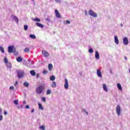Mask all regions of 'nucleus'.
<instances>
[{
    "mask_svg": "<svg viewBox=\"0 0 130 130\" xmlns=\"http://www.w3.org/2000/svg\"><path fill=\"white\" fill-rule=\"evenodd\" d=\"M8 52L9 53H12V52H13V53H15V52H16V48H15V46H9L8 47Z\"/></svg>",
    "mask_w": 130,
    "mask_h": 130,
    "instance_id": "obj_4",
    "label": "nucleus"
},
{
    "mask_svg": "<svg viewBox=\"0 0 130 130\" xmlns=\"http://www.w3.org/2000/svg\"><path fill=\"white\" fill-rule=\"evenodd\" d=\"M123 43L124 45H127L128 44V39L126 37L124 38L123 39Z\"/></svg>",
    "mask_w": 130,
    "mask_h": 130,
    "instance_id": "obj_8",
    "label": "nucleus"
},
{
    "mask_svg": "<svg viewBox=\"0 0 130 130\" xmlns=\"http://www.w3.org/2000/svg\"><path fill=\"white\" fill-rule=\"evenodd\" d=\"M64 24H71V21L70 20H66L64 21Z\"/></svg>",
    "mask_w": 130,
    "mask_h": 130,
    "instance_id": "obj_33",
    "label": "nucleus"
},
{
    "mask_svg": "<svg viewBox=\"0 0 130 130\" xmlns=\"http://www.w3.org/2000/svg\"><path fill=\"white\" fill-rule=\"evenodd\" d=\"M42 53L43 55H44V56H45V57L49 56V53H48L46 50H43L42 51Z\"/></svg>",
    "mask_w": 130,
    "mask_h": 130,
    "instance_id": "obj_9",
    "label": "nucleus"
},
{
    "mask_svg": "<svg viewBox=\"0 0 130 130\" xmlns=\"http://www.w3.org/2000/svg\"><path fill=\"white\" fill-rule=\"evenodd\" d=\"M10 90H14V87L13 86H11L10 87Z\"/></svg>",
    "mask_w": 130,
    "mask_h": 130,
    "instance_id": "obj_46",
    "label": "nucleus"
},
{
    "mask_svg": "<svg viewBox=\"0 0 130 130\" xmlns=\"http://www.w3.org/2000/svg\"><path fill=\"white\" fill-rule=\"evenodd\" d=\"M28 63H27V67H28V68H30V67H31V66H30V64H33V62H30V59H28Z\"/></svg>",
    "mask_w": 130,
    "mask_h": 130,
    "instance_id": "obj_24",
    "label": "nucleus"
},
{
    "mask_svg": "<svg viewBox=\"0 0 130 130\" xmlns=\"http://www.w3.org/2000/svg\"><path fill=\"white\" fill-rule=\"evenodd\" d=\"M52 68H53V66H52V64L49 63L48 64V70L49 71H51L52 70Z\"/></svg>",
    "mask_w": 130,
    "mask_h": 130,
    "instance_id": "obj_20",
    "label": "nucleus"
},
{
    "mask_svg": "<svg viewBox=\"0 0 130 130\" xmlns=\"http://www.w3.org/2000/svg\"><path fill=\"white\" fill-rule=\"evenodd\" d=\"M64 88L66 90H68V89H69V81L67 79H64Z\"/></svg>",
    "mask_w": 130,
    "mask_h": 130,
    "instance_id": "obj_6",
    "label": "nucleus"
},
{
    "mask_svg": "<svg viewBox=\"0 0 130 130\" xmlns=\"http://www.w3.org/2000/svg\"><path fill=\"white\" fill-rule=\"evenodd\" d=\"M55 2H56V3H59L61 2V1H60V0H55Z\"/></svg>",
    "mask_w": 130,
    "mask_h": 130,
    "instance_id": "obj_41",
    "label": "nucleus"
},
{
    "mask_svg": "<svg viewBox=\"0 0 130 130\" xmlns=\"http://www.w3.org/2000/svg\"><path fill=\"white\" fill-rule=\"evenodd\" d=\"M36 26H37V27H40V28H44V25H43V24H42L41 23H40L39 22H36Z\"/></svg>",
    "mask_w": 130,
    "mask_h": 130,
    "instance_id": "obj_14",
    "label": "nucleus"
},
{
    "mask_svg": "<svg viewBox=\"0 0 130 130\" xmlns=\"http://www.w3.org/2000/svg\"><path fill=\"white\" fill-rule=\"evenodd\" d=\"M120 26H121V27H122L123 26V24H122V23H121Z\"/></svg>",
    "mask_w": 130,
    "mask_h": 130,
    "instance_id": "obj_55",
    "label": "nucleus"
},
{
    "mask_svg": "<svg viewBox=\"0 0 130 130\" xmlns=\"http://www.w3.org/2000/svg\"><path fill=\"white\" fill-rule=\"evenodd\" d=\"M3 116L2 115H0V121H2V120H3Z\"/></svg>",
    "mask_w": 130,
    "mask_h": 130,
    "instance_id": "obj_42",
    "label": "nucleus"
},
{
    "mask_svg": "<svg viewBox=\"0 0 130 130\" xmlns=\"http://www.w3.org/2000/svg\"><path fill=\"white\" fill-rule=\"evenodd\" d=\"M47 73H48V71L44 70V71L43 72V74H44V75H46V74H47Z\"/></svg>",
    "mask_w": 130,
    "mask_h": 130,
    "instance_id": "obj_38",
    "label": "nucleus"
},
{
    "mask_svg": "<svg viewBox=\"0 0 130 130\" xmlns=\"http://www.w3.org/2000/svg\"><path fill=\"white\" fill-rule=\"evenodd\" d=\"M14 54H17V53H16V51H15V53H14Z\"/></svg>",
    "mask_w": 130,
    "mask_h": 130,
    "instance_id": "obj_57",
    "label": "nucleus"
},
{
    "mask_svg": "<svg viewBox=\"0 0 130 130\" xmlns=\"http://www.w3.org/2000/svg\"><path fill=\"white\" fill-rule=\"evenodd\" d=\"M85 16H87L88 15V12H87V10L85 11Z\"/></svg>",
    "mask_w": 130,
    "mask_h": 130,
    "instance_id": "obj_44",
    "label": "nucleus"
},
{
    "mask_svg": "<svg viewBox=\"0 0 130 130\" xmlns=\"http://www.w3.org/2000/svg\"><path fill=\"white\" fill-rule=\"evenodd\" d=\"M124 59H125L126 60H127V57H124Z\"/></svg>",
    "mask_w": 130,
    "mask_h": 130,
    "instance_id": "obj_53",
    "label": "nucleus"
},
{
    "mask_svg": "<svg viewBox=\"0 0 130 130\" xmlns=\"http://www.w3.org/2000/svg\"><path fill=\"white\" fill-rule=\"evenodd\" d=\"M24 30L25 31H27V30H28V25H24Z\"/></svg>",
    "mask_w": 130,
    "mask_h": 130,
    "instance_id": "obj_31",
    "label": "nucleus"
},
{
    "mask_svg": "<svg viewBox=\"0 0 130 130\" xmlns=\"http://www.w3.org/2000/svg\"><path fill=\"white\" fill-rule=\"evenodd\" d=\"M40 129L42 130H45V126L44 125H42L40 126Z\"/></svg>",
    "mask_w": 130,
    "mask_h": 130,
    "instance_id": "obj_34",
    "label": "nucleus"
},
{
    "mask_svg": "<svg viewBox=\"0 0 130 130\" xmlns=\"http://www.w3.org/2000/svg\"><path fill=\"white\" fill-rule=\"evenodd\" d=\"M36 77H37V78H39V74H37L36 75Z\"/></svg>",
    "mask_w": 130,
    "mask_h": 130,
    "instance_id": "obj_50",
    "label": "nucleus"
},
{
    "mask_svg": "<svg viewBox=\"0 0 130 130\" xmlns=\"http://www.w3.org/2000/svg\"><path fill=\"white\" fill-rule=\"evenodd\" d=\"M82 112H86V110L85 109H82Z\"/></svg>",
    "mask_w": 130,
    "mask_h": 130,
    "instance_id": "obj_47",
    "label": "nucleus"
},
{
    "mask_svg": "<svg viewBox=\"0 0 130 130\" xmlns=\"http://www.w3.org/2000/svg\"><path fill=\"white\" fill-rule=\"evenodd\" d=\"M23 86H24V87H26V88H28V87H29V83L27 82H24Z\"/></svg>",
    "mask_w": 130,
    "mask_h": 130,
    "instance_id": "obj_25",
    "label": "nucleus"
},
{
    "mask_svg": "<svg viewBox=\"0 0 130 130\" xmlns=\"http://www.w3.org/2000/svg\"><path fill=\"white\" fill-rule=\"evenodd\" d=\"M38 106L40 110H44V108H43V106H42V105L41 103H38Z\"/></svg>",
    "mask_w": 130,
    "mask_h": 130,
    "instance_id": "obj_17",
    "label": "nucleus"
},
{
    "mask_svg": "<svg viewBox=\"0 0 130 130\" xmlns=\"http://www.w3.org/2000/svg\"><path fill=\"white\" fill-rule=\"evenodd\" d=\"M96 74L99 78H102V73H101V71L100 70L98 69L96 71Z\"/></svg>",
    "mask_w": 130,
    "mask_h": 130,
    "instance_id": "obj_11",
    "label": "nucleus"
},
{
    "mask_svg": "<svg viewBox=\"0 0 130 130\" xmlns=\"http://www.w3.org/2000/svg\"><path fill=\"white\" fill-rule=\"evenodd\" d=\"M23 104H26V103H27V102L26 101H23Z\"/></svg>",
    "mask_w": 130,
    "mask_h": 130,
    "instance_id": "obj_49",
    "label": "nucleus"
},
{
    "mask_svg": "<svg viewBox=\"0 0 130 130\" xmlns=\"http://www.w3.org/2000/svg\"><path fill=\"white\" fill-rule=\"evenodd\" d=\"M34 111H35V110H34V109H33L31 111V113H33V112H34Z\"/></svg>",
    "mask_w": 130,
    "mask_h": 130,
    "instance_id": "obj_51",
    "label": "nucleus"
},
{
    "mask_svg": "<svg viewBox=\"0 0 130 130\" xmlns=\"http://www.w3.org/2000/svg\"><path fill=\"white\" fill-rule=\"evenodd\" d=\"M46 21H47V22H50V19L49 18H46Z\"/></svg>",
    "mask_w": 130,
    "mask_h": 130,
    "instance_id": "obj_40",
    "label": "nucleus"
},
{
    "mask_svg": "<svg viewBox=\"0 0 130 130\" xmlns=\"http://www.w3.org/2000/svg\"><path fill=\"white\" fill-rule=\"evenodd\" d=\"M29 38H31V39H36V36H35V35L30 34L29 35Z\"/></svg>",
    "mask_w": 130,
    "mask_h": 130,
    "instance_id": "obj_22",
    "label": "nucleus"
},
{
    "mask_svg": "<svg viewBox=\"0 0 130 130\" xmlns=\"http://www.w3.org/2000/svg\"><path fill=\"white\" fill-rule=\"evenodd\" d=\"M42 100L43 101V102H44V103H45V102H46V98L45 97L42 98Z\"/></svg>",
    "mask_w": 130,
    "mask_h": 130,
    "instance_id": "obj_35",
    "label": "nucleus"
},
{
    "mask_svg": "<svg viewBox=\"0 0 130 130\" xmlns=\"http://www.w3.org/2000/svg\"><path fill=\"white\" fill-rule=\"evenodd\" d=\"M14 104H15V105H18V100H15L14 101Z\"/></svg>",
    "mask_w": 130,
    "mask_h": 130,
    "instance_id": "obj_39",
    "label": "nucleus"
},
{
    "mask_svg": "<svg viewBox=\"0 0 130 130\" xmlns=\"http://www.w3.org/2000/svg\"><path fill=\"white\" fill-rule=\"evenodd\" d=\"M51 94V90L48 89L46 91V95H50Z\"/></svg>",
    "mask_w": 130,
    "mask_h": 130,
    "instance_id": "obj_26",
    "label": "nucleus"
},
{
    "mask_svg": "<svg viewBox=\"0 0 130 130\" xmlns=\"http://www.w3.org/2000/svg\"><path fill=\"white\" fill-rule=\"evenodd\" d=\"M55 14L56 18H61V16H60V14H59V12H58V10H55Z\"/></svg>",
    "mask_w": 130,
    "mask_h": 130,
    "instance_id": "obj_10",
    "label": "nucleus"
},
{
    "mask_svg": "<svg viewBox=\"0 0 130 130\" xmlns=\"http://www.w3.org/2000/svg\"><path fill=\"white\" fill-rule=\"evenodd\" d=\"M88 15H89V16H91V17H93V18H97L98 17L97 13H95L92 10H89Z\"/></svg>",
    "mask_w": 130,
    "mask_h": 130,
    "instance_id": "obj_5",
    "label": "nucleus"
},
{
    "mask_svg": "<svg viewBox=\"0 0 130 130\" xmlns=\"http://www.w3.org/2000/svg\"><path fill=\"white\" fill-rule=\"evenodd\" d=\"M24 51H25V52H29L30 51V49L28 48H26L24 49Z\"/></svg>",
    "mask_w": 130,
    "mask_h": 130,
    "instance_id": "obj_32",
    "label": "nucleus"
},
{
    "mask_svg": "<svg viewBox=\"0 0 130 130\" xmlns=\"http://www.w3.org/2000/svg\"><path fill=\"white\" fill-rule=\"evenodd\" d=\"M30 75H31V76H35L36 75V73L35 72V71L34 70H31L30 71Z\"/></svg>",
    "mask_w": 130,
    "mask_h": 130,
    "instance_id": "obj_23",
    "label": "nucleus"
},
{
    "mask_svg": "<svg viewBox=\"0 0 130 130\" xmlns=\"http://www.w3.org/2000/svg\"><path fill=\"white\" fill-rule=\"evenodd\" d=\"M7 68H9V69H12V63H7Z\"/></svg>",
    "mask_w": 130,
    "mask_h": 130,
    "instance_id": "obj_28",
    "label": "nucleus"
},
{
    "mask_svg": "<svg viewBox=\"0 0 130 130\" xmlns=\"http://www.w3.org/2000/svg\"><path fill=\"white\" fill-rule=\"evenodd\" d=\"M95 58L96 59H99L100 58V55L99 54L98 51H95Z\"/></svg>",
    "mask_w": 130,
    "mask_h": 130,
    "instance_id": "obj_12",
    "label": "nucleus"
},
{
    "mask_svg": "<svg viewBox=\"0 0 130 130\" xmlns=\"http://www.w3.org/2000/svg\"><path fill=\"white\" fill-rule=\"evenodd\" d=\"M51 87H52V88H56V82L53 81L51 85Z\"/></svg>",
    "mask_w": 130,
    "mask_h": 130,
    "instance_id": "obj_16",
    "label": "nucleus"
},
{
    "mask_svg": "<svg viewBox=\"0 0 130 130\" xmlns=\"http://www.w3.org/2000/svg\"><path fill=\"white\" fill-rule=\"evenodd\" d=\"M11 19L13 21H15L16 23H19V19H18V17L17 16L12 15H11Z\"/></svg>",
    "mask_w": 130,
    "mask_h": 130,
    "instance_id": "obj_7",
    "label": "nucleus"
},
{
    "mask_svg": "<svg viewBox=\"0 0 130 130\" xmlns=\"http://www.w3.org/2000/svg\"><path fill=\"white\" fill-rule=\"evenodd\" d=\"M88 52H89V53H93V52H94V50L92 48H89L88 50Z\"/></svg>",
    "mask_w": 130,
    "mask_h": 130,
    "instance_id": "obj_30",
    "label": "nucleus"
},
{
    "mask_svg": "<svg viewBox=\"0 0 130 130\" xmlns=\"http://www.w3.org/2000/svg\"><path fill=\"white\" fill-rule=\"evenodd\" d=\"M4 61H5V63H8V58H7V57H6L4 58Z\"/></svg>",
    "mask_w": 130,
    "mask_h": 130,
    "instance_id": "obj_36",
    "label": "nucleus"
},
{
    "mask_svg": "<svg viewBox=\"0 0 130 130\" xmlns=\"http://www.w3.org/2000/svg\"><path fill=\"white\" fill-rule=\"evenodd\" d=\"M116 112L118 116H120L121 113V107L119 105H117L116 108Z\"/></svg>",
    "mask_w": 130,
    "mask_h": 130,
    "instance_id": "obj_3",
    "label": "nucleus"
},
{
    "mask_svg": "<svg viewBox=\"0 0 130 130\" xmlns=\"http://www.w3.org/2000/svg\"><path fill=\"white\" fill-rule=\"evenodd\" d=\"M114 41L116 44L118 45L119 44V41H118V38L116 36L114 37Z\"/></svg>",
    "mask_w": 130,
    "mask_h": 130,
    "instance_id": "obj_13",
    "label": "nucleus"
},
{
    "mask_svg": "<svg viewBox=\"0 0 130 130\" xmlns=\"http://www.w3.org/2000/svg\"><path fill=\"white\" fill-rule=\"evenodd\" d=\"M23 105H21L20 106H18L17 107V108H18V109H21L23 108Z\"/></svg>",
    "mask_w": 130,
    "mask_h": 130,
    "instance_id": "obj_37",
    "label": "nucleus"
},
{
    "mask_svg": "<svg viewBox=\"0 0 130 130\" xmlns=\"http://www.w3.org/2000/svg\"><path fill=\"white\" fill-rule=\"evenodd\" d=\"M0 50L2 53H5V49L2 46H0Z\"/></svg>",
    "mask_w": 130,
    "mask_h": 130,
    "instance_id": "obj_27",
    "label": "nucleus"
},
{
    "mask_svg": "<svg viewBox=\"0 0 130 130\" xmlns=\"http://www.w3.org/2000/svg\"><path fill=\"white\" fill-rule=\"evenodd\" d=\"M17 85H18V81H15V84H14V86H17Z\"/></svg>",
    "mask_w": 130,
    "mask_h": 130,
    "instance_id": "obj_45",
    "label": "nucleus"
},
{
    "mask_svg": "<svg viewBox=\"0 0 130 130\" xmlns=\"http://www.w3.org/2000/svg\"><path fill=\"white\" fill-rule=\"evenodd\" d=\"M2 113V109L0 108V114Z\"/></svg>",
    "mask_w": 130,
    "mask_h": 130,
    "instance_id": "obj_56",
    "label": "nucleus"
},
{
    "mask_svg": "<svg viewBox=\"0 0 130 130\" xmlns=\"http://www.w3.org/2000/svg\"><path fill=\"white\" fill-rule=\"evenodd\" d=\"M117 87L118 89L120 90V91H122V87H121V85L120 83L117 84Z\"/></svg>",
    "mask_w": 130,
    "mask_h": 130,
    "instance_id": "obj_18",
    "label": "nucleus"
},
{
    "mask_svg": "<svg viewBox=\"0 0 130 130\" xmlns=\"http://www.w3.org/2000/svg\"><path fill=\"white\" fill-rule=\"evenodd\" d=\"M17 77L19 79H21L25 75V72L23 70H17L16 71Z\"/></svg>",
    "mask_w": 130,
    "mask_h": 130,
    "instance_id": "obj_2",
    "label": "nucleus"
},
{
    "mask_svg": "<svg viewBox=\"0 0 130 130\" xmlns=\"http://www.w3.org/2000/svg\"><path fill=\"white\" fill-rule=\"evenodd\" d=\"M103 88L104 91H105V92H108V89H107V86H106V84H103Z\"/></svg>",
    "mask_w": 130,
    "mask_h": 130,
    "instance_id": "obj_15",
    "label": "nucleus"
},
{
    "mask_svg": "<svg viewBox=\"0 0 130 130\" xmlns=\"http://www.w3.org/2000/svg\"><path fill=\"white\" fill-rule=\"evenodd\" d=\"M4 114H5V115H7V114H8V112L5 111L4 112Z\"/></svg>",
    "mask_w": 130,
    "mask_h": 130,
    "instance_id": "obj_48",
    "label": "nucleus"
},
{
    "mask_svg": "<svg viewBox=\"0 0 130 130\" xmlns=\"http://www.w3.org/2000/svg\"><path fill=\"white\" fill-rule=\"evenodd\" d=\"M85 113L87 114V115H89V113H88L87 111H86V112H85Z\"/></svg>",
    "mask_w": 130,
    "mask_h": 130,
    "instance_id": "obj_52",
    "label": "nucleus"
},
{
    "mask_svg": "<svg viewBox=\"0 0 130 130\" xmlns=\"http://www.w3.org/2000/svg\"><path fill=\"white\" fill-rule=\"evenodd\" d=\"M32 21H34L35 22H41V20L40 19L38 18H32Z\"/></svg>",
    "mask_w": 130,
    "mask_h": 130,
    "instance_id": "obj_21",
    "label": "nucleus"
},
{
    "mask_svg": "<svg viewBox=\"0 0 130 130\" xmlns=\"http://www.w3.org/2000/svg\"><path fill=\"white\" fill-rule=\"evenodd\" d=\"M46 87H47V83H45L44 81H42L40 85L36 88V92L38 94H42Z\"/></svg>",
    "mask_w": 130,
    "mask_h": 130,
    "instance_id": "obj_1",
    "label": "nucleus"
},
{
    "mask_svg": "<svg viewBox=\"0 0 130 130\" xmlns=\"http://www.w3.org/2000/svg\"><path fill=\"white\" fill-rule=\"evenodd\" d=\"M16 60H17V61H18V62H21V61L23 60V58H22V57L19 56L16 58Z\"/></svg>",
    "mask_w": 130,
    "mask_h": 130,
    "instance_id": "obj_19",
    "label": "nucleus"
},
{
    "mask_svg": "<svg viewBox=\"0 0 130 130\" xmlns=\"http://www.w3.org/2000/svg\"><path fill=\"white\" fill-rule=\"evenodd\" d=\"M32 2H34V0H31Z\"/></svg>",
    "mask_w": 130,
    "mask_h": 130,
    "instance_id": "obj_58",
    "label": "nucleus"
},
{
    "mask_svg": "<svg viewBox=\"0 0 130 130\" xmlns=\"http://www.w3.org/2000/svg\"><path fill=\"white\" fill-rule=\"evenodd\" d=\"M110 74H112V71L111 70H110Z\"/></svg>",
    "mask_w": 130,
    "mask_h": 130,
    "instance_id": "obj_54",
    "label": "nucleus"
},
{
    "mask_svg": "<svg viewBox=\"0 0 130 130\" xmlns=\"http://www.w3.org/2000/svg\"><path fill=\"white\" fill-rule=\"evenodd\" d=\"M25 108H26V109H29V108H30V107H29V105H26V106H25Z\"/></svg>",
    "mask_w": 130,
    "mask_h": 130,
    "instance_id": "obj_43",
    "label": "nucleus"
},
{
    "mask_svg": "<svg viewBox=\"0 0 130 130\" xmlns=\"http://www.w3.org/2000/svg\"><path fill=\"white\" fill-rule=\"evenodd\" d=\"M50 80H51V81H54V80H55V77H54V76H52L50 77Z\"/></svg>",
    "mask_w": 130,
    "mask_h": 130,
    "instance_id": "obj_29",
    "label": "nucleus"
}]
</instances>
